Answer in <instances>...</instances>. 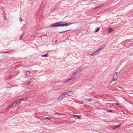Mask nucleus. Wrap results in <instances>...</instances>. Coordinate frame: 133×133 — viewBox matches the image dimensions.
I'll list each match as a JSON object with an SVG mask.
<instances>
[{"instance_id":"f257e3e1","label":"nucleus","mask_w":133,"mask_h":133,"mask_svg":"<svg viewBox=\"0 0 133 133\" xmlns=\"http://www.w3.org/2000/svg\"><path fill=\"white\" fill-rule=\"evenodd\" d=\"M118 72H116L114 74L113 77V79L114 81H116L117 80V78L118 77L117 75L119 73Z\"/></svg>"},{"instance_id":"f03ea898","label":"nucleus","mask_w":133,"mask_h":133,"mask_svg":"<svg viewBox=\"0 0 133 133\" xmlns=\"http://www.w3.org/2000/svg\"><path fill=\"white\" fill-rule=\"evenodd\" d=\"M82 70V69L80 68H78V69L76 71L74 74H72V75L73 76H75L78 73H79L81 72Z\"/></svg>"},{"instance_id":"7ed1b4c3","label":"nucleus","mask_w":133,"mask_h":133,"mask_svg":"<svg viewBox=\"0 0 133 133\" xmlns=\"http://www.w3.org/2000/svg\"><path fill=\"white\" fill-rule=\"evenodd\" d=\"M105 45L104 44L102 46H101L100 48L98 49L97 50V51L98 52L99 51H101L103 49L104 47H105Z\"/></svg>"},{"instance_id":"20e7f679","label":"nucleus","mask_w":133,"mask_h":133,"mask_svg":"<svg viewBox=\"0 0 133 133\" xmlns=\"http://www.w3.org/2000/svg\"><path fill=\"white\" fill-rule=\"evenodd\" d=\"M66 93L67 96H70L72 95L73 94V92L72 91H69L65 92Z\"/></svg>"},{"instance_id":"39448f33","label":"nucleus","mask_w":133,"mask_h":133,"mask_svg":"<svg viewBox=\"0 0 133 133\" xmlns=\"http://www.w3.org/2000/svg\"><path fill=\"white\" fill-rule=\"evenodd\" d=\"M62 22H59L56 23L57 26H59L61 27L62 26Z\"/></svg>"},{"instance_id":"423d86ee","label":"nucleus","mask_w":133,"mask_h":133,"mask_svg":"<svg viewBox=\"0 0 133 133\" xmlns=\"http://www.w3.org/2000/svg\"><path fill=\"white\" fill-rule=\"evenodd\" d=\"M72 24V23H65V24H62V26H68V25H70V24Z\"/></svg>"},{"instance_id":"0eeeda50","label":"nucleus","mask_w":133,"mask_h":133,"mask_svg":"<svg viewBox=\"0 0 133 133\" xmlns=\"http://www.w3.org/2000/svg\"><path fill=\"white\" fill-rule=\"evenodd\" d=\"M122 125L121 124H119L118 125H116L112 129H113L115 130L116 129L118 128L120 126H121Z\"/></svg>"},{"instance_id":"6e6552de","label":"nucleus","mask_w":133,"mask_h":133,"mask_svg":"<svg viewBox=\"0 0 133 133\" xmlns=\"http://www.w3.org/2000/svg\"><path fill=\"white\" fill-rule=\"evenodd\" d=\"M15 105V103H13L12 104H10L8 106L7 108L6 109H8L9 108H11L13 106H14Z\"/></svg>"},{"instance_id":"1a4fd4ad","label":"nucleus","mask_w":133,"mask_h":133,"mask_svg":"<svg viewBox=\"0 0 133 133\" xmlns=\"http://www.w3.org/2000/svg\"><path fill=\"white\" fill-rule=\"evenodd\" d=\"M21 101L19 99L18 100L16 101L15 103H15V105L16 104H18V105L19 104L21 103Z\"/></svg>"},{"instance_id":"9d476101","label":"nucleus","mask_w":133,"mask_h":133,"mask_svg":"<svg viewBox=\"0 0 133 133\" xmlns=\"http://www.w3.org/2000/svg\"><path fill=\"white\" fill-rule=\"evenodd\" d=\"M61 96H62V98H63L65 97H66L67 96L66 94V93L65 92L63 93L61 95Z\"/></svg>"},{"instance_id":"9b49d317","label":"nucleus","mask_w":133,"mask_h":133,"mask_svg":"<svg viewBox=\"0 0 133 133\" xmlns=\"http://www.w3.org/2000/svg\"><path fill=\"white\" fill-rule=\"evenodd\" d=\"M56 24V23L54 24H51L50 25V26L51 27L57 26V25Z\"/></svg>"},{"instance_id":"f8f14e48","label":"nucleus","mask_w":133,"mask_h":133,"mask_svg":"<svg viewBox=\"0 0 133 133\" xmlns=\"http://www.w3.org/2000/svg\"><path fill=\"white\" fill-rule=\"evenodd\" d=\"M108 30H109L108 32L109 33H110L112 31H113V29L111 28H109Z\"/></svg>"},{"instance_id":"ddd939ff","label":"nucleus","mask_w":133,"mask_h":133,"mask_svg":"<svg viewBox=\"0 0 133 133\" xmlns=\"http://www.w3.org/2000/svg\"><path fill=\"white\" fill-rule=\"evenodd\" d=\"M98 52L96 50V51H95L94 52L92 53V54H91V56H94Z\"/></svg>"},{"instance_id":"4468645a","label":"nucleus","mask_w":133,"mask_h":133,"mask_svg":"<svg viewBox=\"0 0 133 133\" xmlns=\"http://www.w3.org/2000/svg\"><path fill=\"white\" fill-rule=\"evenodd\" d=\"M85 100L86 101L89 102H90L92 101V100L91 99H89V98H85Z\"/></svg>"},{"instance_id":"2eb2a0df","label":"nucleus","mask_w":133,"mask_h":133,"mask_svg":"<svg viewBox=\"0 0 133 133\" xmlns=\"http://www.w3.org/2000/svg\"><path fill=\"white\" fill-rule=\"evenodd\" d=\"M30 73L29 71H27L26 73V75L28 77H29L30 76Z\"/></svg>"},{"instance_id":"dca6fc26","label":"nucleus","mask_w":133,"mask_h":133,"mask_svg":"<svg viewBox=\"0 0 133 133\" xmlns=\"http://www.w3.org/2000/svg\"><path fill=\"white\" fill-rule=\"evenodd\" d=\"M63 98H62V96L61 95L59 97H58V98H57V100H58L59 101L61 100Z\"/></svg>"},{"instance_id":"f3484780","label":"nucleus","mask_w":133,"mask_h":133,"mask_svg":"<svg viewBox=\"0 0 133 133\" xmlns=\"http://www.w3.org/2000/svg\"><path fill=\"white\" fill-rule=\"evenodd\" d=\"M21 101H26L27 99V98H23L21 99H20Z\"/></svg>"},{"instance_id":"a211bd4d","label":"nucleus","mask_w":133,"mask_h":133,"mask_svg":"<svg viewBox=\"0 0 133 133\" xmlns=\"http://www.w3.org/2000/svg\"><path fill=\"white\" fill-rule=\"evenodd\" d=\"M48 54H46L45 55H42V57H46L48 56Z\"/></svg>"},{"instance_id":"6ab92c4d","label":"nucleus","mask_w":133,"mask_h":133,"mask_svg":"<svg viewBox=\"0 0 133 133\" xmlns=\"http://www.w3.org/2000/svg\"><path fill=\"white\" fill-rule=\"evenodd\" d=\"M45 119H47L48 120H50L51 119V118H49L48 117H47L45 118Z\"/></svg>"},{"instance_id":"aec40b11","label":"nucleus","mask_w":133,"mask_h":133,"mask_svg":"<svg viewBox=\"0 0 133 133\" xmlns=\"http://www.w3.org/2000/svg\"><path fill=\"white\" fill-rule=\"evenodd\" d=\"M99 29L97 28L95 30V32H97L99 31Z\"/></svg>"},{"instance_id":"412c9836","label":"nucleus","mask_w":133,"mask_h":133,"mask_svg":"<svg viewBox=\"0 0 133 133\" xmlns=\"http://www.w3.org/2000/svg\"><path fill=\"white\" fill-rule=\"evenodd\" d=\"M31 83L30 82H27V84L28 85H29Z\"/></svg>"},{"instance_id":"4be33fe9","label":"nucleus","mask_w":133,"mask_h":133,"mask_svg":"<svg viewBox=\"0 0 133 133\" xmlns=\"http://www.w3.org/2000/svg\"><path fill=\"white\" fill-rule=\"evenodd\" d=\"M19 19H20V21L21 22H22V18H19Z\"/></svg>"},{"instance_id":"5701e85b","label":"nucleus","mask_w":133,"mask_h":133,"mask_svg":"<svg viewBox=\"0 0 133 133\" xmlns=\"http://www.w3.org/2000/svg\"><path fill=\"white\" fill-rule=\"evenodd\" d=\"M87 56H91V54H88L87 55Z\"/></svg>"},{"instance_id":"b1692460","label":"nucleus","mask_w":133,"mask_h":133,"mask_svg":"<svg viewBox=\"0 0 133 133\" xmlns=\"http://www.w3.org/2000/svg\"><path fill=\"white\" fill-rule=\"evenodd\" d=\"M71 78H70V79H68V81H71Z\"/></svg>"},{"instance_id":"393cba45","label":"nucleus","mask_w":133,"mask_h":133,"mask_svg":"<svg viewBox=\"0 0 133 133\" xmlns=\"http://www.w3.org/2000/svg\"><path fill=\"white\" fill-rule=\"evenodd\" d=\"M74 116H75V117H77V115H74Z\"/></svg>"},{"instance_id":"a878e982","label":"nucleus","mask_w":133,"mask_h":133,"mask_svg":"<svg viewBox=\"0 0 133 133\" xmlns=\"http://www.w3.org/2000/svg\"><path fill=\"white\" fill-rule=\"evenodd\" d=\"M77 118H78V119H79V116H77Z\"/></svg>"},{"instance_id":"bb28decb","label":"nucleus","mask_w":133,"mask_h":133,"mask_svg":"<svg viewBox=\"0 0 133 133\" xmlns=\"http://www.w3.org/2000/svg\"><path fill=\"white\" fill-rule=\"evenodd\" d=\"M99 7H97L96 8H95L94 9H96L98 8Z\"/></svg>"},{"instance_id":"cd10ccee","label":"nucleus","mask_w":133,"mask_h":133,"mask_svg":"<svg viewBox=\"0 0 133 133\" xmlns=\"http://www.w3.org/2000/svg\"><path fill=\"white\" fill-rule=\"evenodd\" d=\"M65 32V31H62V32H59V33H62V32Z\"/></svg>"},{"instance_id":"c85d7f7f","label":"nucleus","mask_w":133,"mask_h":133,"mask_svg":"<svg viewBox=\"0 0 133 133\" xmlns=\"http://www.w3.org/2000/svg\"><path fill=\"white\" fill-rule=\"evenodd\" d=\"M118 104L117 103H115V105H118Z\"/></svg>"},{"instance_id":"c756f323","label":"nucleus","mask_w":133,"mask_h":133,"mask_svg":"<svg viewBox=\"0 0 133 133\" xmlns=\"http://www.w3.org/2000/svg\"><path fill=\"white\" fill-rule=\"evenodd\" d=\"M93 1V0H90V1Z\"/></svg>"},{"instance_id":"7c9ffc66","label":"nucleus","mask_w":133,"mask_h":133,"mask_svg":"<svg viewBox=\"0 0 133 133\" xmlns=\"http://www.w3.org/2000/svg\"><path fill=\"white\" fill-rule=\"evenodd\" d=\"M110 111V112H111L112 111L111 110H110V111Z\"/></svg>"}]
</instances>
